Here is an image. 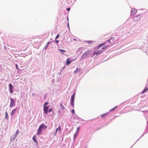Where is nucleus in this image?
Instances as JSON below:
<instances>
[{
	"instance_id": "14",
	"label": "nucleus",
	"mask_w": 148,
	"mask_h": 148,
	"mask_svg": "<svg viewBox=\"0 0 148 148\" xmlns=\"http://www.w3.org/2000/svg\"><path fill=\"white\" fill-rule=\"evenodd\" d=\"M69 58H68L66 60V65H68L69 64H70L71 62H72L73 61V60H72L71 61H69Z\"/></svg>"
},
{
	"instance_id": "36",
	"label": "nucleus",
	"mask_w": 148,
	"mask_h": 148,
	"mask_svg": "<svg viewBox=\"0 0 148 148\" xmlns=\"http://www.w3.org/2000/svg\"><path fill=\"white\" fill-rule=\"evenodd\" d=\"M59 41L58 40H56V43H58L59 42Z\"/></svg>"
},
{
	"instance_id": "10",
	"label": "nucleus",
	"mask_w": 148,
	"mask_h": 148,
	"mask_svg": "<svg viewBox=\"0 0 148 148\" xmlns=\"http://www.w3.org/2000/svg\"><path fill=\"white\" fill-rule=\"evenodd\" d=\"M107 44V42H106L100 44L97 46V49H100L101 47L103 46V45H105V44Z\"/></svg>"
},
{
	"instance_id": "3",
	"label": "nucleus",
	"mask_w": 148,
	"mask_h": 148,
	"mask_svg": "<svg viewBox=\"0 0 148 148\" xmlns=\"http://www.w3.org/2000/svg\"><path fill=\"white\" fill-rule=\"evenodd\" d=\"M141 17L140 15H138L134 16L133 18V20L134 21H136L140 20Z\"/></svg>"
},
{
	"instance_id": "12",
	"label": "nucleus",
	"mask_w": 148,
	"mask_h": 148,
	"mask_svg": "<svg viewBox=\"0 0 148 148\" xmlns=\"http://www.w3.org/2000/svg\"><path fill=\"white\" fill-rule=\"evenodd\" d=\"M39 127L41 129L42 128H43L44 129H45L47 127V126L45 125V124L44 123H42L41 125Z\"/></svg>"
},
{
	"instance_id": "40",
	"label": "nucleus",
	"mask_w": 148,
	"mask_h": 148,
	"mask_svg": "<svg viewBox=\"0 0 148 148\" xmlns=\"http://www.w3.org/2000/svg\"><path fill=\"white\" fill-rule=\"evenodd\" d=\"M74 136H75V135Z\"/></svg>"
},
{
	"instance_id": "32",
	"label": "nucleus",
	"mask_w": 148,
	"mask_h": 148,
	"mask_svg": "<svg viewBox=\"0 0 148 148\" xmlns=\"http://www.w3.org/2000/svg\"><path fill=\"white\" fill-rule=\"evenodd\" d=\"M70 10V8H68L67 9V11H69Z\"/></svg>"
},
{
	"instance_id": "1",
	"label": "nucleus",
	"mask_w": 148,
	"mask_h": 148,
	"mask_svg": "<svg viewBox=\"0 0 148 148\" xmlns=\"http://www.w3.org/2000/svg\"><path fill=\"white\" fill-rule=\"evenodd\" d=\"M92 54V51L91 50L87 51L82 55L81 58V60H82L83 58L89 57Z\"/></svg>"
},
{
	"instance_id": "34",
	"label": "nucleus",
	"mask_w": 148,
	"mask_h": 148,
	"mask_svg": "<svg viewBox=\"0 0 148 148\" xmlns=\"http://www.w3.org/2000/svg\"><path fill=\"white\" fill-rule=\"evenodd\" d=\"M16 69H18V65H17V64H16Z\"/></svg>"
},
{
	"instance_id": "37",
	"label": "nucleus",
	"mask_w": 148,
	"mask_h": 148,
	"mask_svg": "<svg viewBox=\"0 0 148 148\" xmlns=\"http://www.w3.org/2000/svg\"><path fill=\"white\" fill-rule=\"evenodd\" d=\"M57 131H57V130H56V132H55V135L56 134Z\"/></svg>"
},
{
	"instance_id": "6",
	"label": "nucleus",
	"mask_w": 148,
	"mask_h": 148,
	"mask_svg": "<svg viewBox=\"0 0 148 148\" xmlns=\"http://www.w3.org/2000/svg\"><path fill=\"white\" fill-rule=\"evenodd\" d=\"M137 12V10L135 9H133L132 10L131 14L132 15L136 14Z\"/></svg>"
},
{
	"instance_id": "20",
	"label": "nucleus",
	"mask_w": 148,
	"mask_h": 148,
	"mask_svg": "<svg viewBox=\"0 0 148 148\" xmlns=\"http://www.w3.org/2000/svg\"><path fill=\"white\" fill-rule=\"evenodd\" d=\"M108 113L107 112L101 115V117L103 118L105 116H107L108 114Z\"/></svg>"
},
{
	"instance_id": "38",
	"label": "nucleus",
	"mask_w": 148,
	"mask_h": 148,
	"mask_svg": "<svg viewBox=\"0 0 148 148\" xmlns=\"http://www.w3.org/2000/svg\"><path fill=\"white\" fill-rule=\"evenodd\" d=\"M112 45V44H111V45L110 46H110H111Z\"/></svg>"
},
{
	"instance_id": "29",
	"label": "nucleus",
	"mask_w": 148,
	"mask_h": 148,
	"mask_svg": "<svg viewBox=\"0 0 148 148\" xmlns=\"http://www.w3.org/2000/svg\"><path fill=\"white\" fill-rule=\"evenodd\" d=\"M59 34H58L57 35V36H56V38H55V39H56L58 38L59 37Z\"/></svg>"
},
{
	"instance_id": "11",
	"label": "nucleus",
	"mask_w": 148,
	"mask_h": 148,
	"mask_svg": "<svg viewBox=\"0 0 148 148\" xmlns=\"http://www.w3.org/2000/svg\"><path fill=\"white\" fill-rule=\"evenodd\" d=\"M17 109V108H15L11 112L10 114L12 116H13L14 114L15 113Z\"/></svg>"
},
{
	"instance_id": "22",
	"label": "nucleus",
	"mask_w": 148,
	"mask_h": 148,
	"mask_svg": "<svg viewBox=\"0 0 148 148\" xmlns=\"http://www.w3.org/2000/svg\"><path fill=\"white\" fill-rule=\"evenodd\" d=\"M5 118L7 119H8V113L7 112H6L5 113Z\"/></svg>"
},
{
	"instance_id": "7",
	"label": "nucleus",
	"mask_w": 148,
	"mask_h": 148,
	"mask_svg": "<svg viewBox=\"0 0 148 148\" xmlns=\"http://www.w3.org/2000/svg\"><path fill=\"white\" fill-rule=\"evenodd\" d=\"M9 87L10 88V93H12L13 92V89L14 88L13 86H12L11 84H9Z\"/></svg>"
},
{
	"instance_id": "25",
	"label": "nucleus",
	"mask_w": 148,
	"mask_h": 148,
	"mask_svg": "<svg viewBox=\"0 0 148 148\" xmlns=\"http://www.w3.org/2000/svg\"><path fill=\"white\" fill-rule=\"evenodd\" d=\"M74 101H72L71 100V106H73H73H74Z\"/></svg>"
},
{
	"instance_id": "8",
	"label": "nucleus",
	"mask_w": 148,
	"mask_h": 148,
	"mask_svg": "<svg viewBox=\"0 0 148 148\" xmlns=\"http://www.w3.org/2000/svg\"><path fill=\"white\" fill-rule=\"evenodd\" d=\"M44 110L45 112V113L47 114L48 111L49 107L48 106H44Z\"/></svg>"
},
{
	"instance_id": "19",
	"label": "nucleus",
	"mask_w": 148,
	"mask_h": 148,
	"mask_svg": "<svg viewBox=\"0 0 148 148\" xmlns=\"http://www.w3.org/2000/svg\"><path fill=\"white\" fill-rule=\"evenodd\" d=\"M36 136L35 135H34L32 139L36 143H37V140H36Z\"/></svg>"
},
{
	"instance_id": "4",
	"label": "nucleus",
	"mask_w": 148,
	"mask_h": 148,
	"mask_svg": "<svg viewBox=\"0 0 148 148\" xmlns=\"http://www.w3.org/2000/svg\"><path fill=\"white\" fill-rule=\"evenodd\" d=\"M103 51H104V50L102 51L101 50H99L98 51H95L93 52V55L92 56V57H93L95 54H97V55L101 53Z\"/></svg>"
},
{
	"instance_id": "28",
	"label": "nucleus",
	"mask_w": 148,
	"mask_h": 148,
	"mask_svg": "<svg viewBox=\"0 0 148 148\" xmlns=\"http://www.w3.org/2000/svg\"><path fill=\"white\" fill-rule=\"evenodd\" d=\"M71 112L73 113V114L75 113V111L74 109H73L72 110H71Z\"/></svg>"
},
{
	"instance_id": "26",
	"label": "nucleus",
	"mask_w": 148,
	"mask_h": 148,
	"mask_svg": "<svg viewBox=\"0 0 148 148\" xmlns=\"http://www.w3.org/2000/svg\"><path fill=\"white\" fill-rule=\"evenodd\" d=\"M59 50L62 53H63V52H65L66 51L65 50H64L63 49H60ZM62 54H63V53H62Z\"/></svg>"
},
{
	"instance_id": "27",
	"label": "nucleus",
	"mask_w": 148,
	"mask_h": 148,
	"mask_svg": "<svg viewBox=\"0 0 148 148\" xmlns=\"http://www.w3.org/2000/svg\"><path fill=\"white\" fill-rule=\"evenodd\" d=\"M117 106H115V107H114V108H112V109H111L110 110V111H113L117 107Z\"/></svg>"
},
{
	"instance_id": "35",
	"label": "nucleus",
	"mask_w": 148,
	"mask_h": 148,
	"mask_svg": "<svg viewBox=\"0 0 148 148\" xmlns=\"http://www.w3.org/2000/svg\"><path fill=\"white\" fill-rule=\"evenodd\" d=\"M18 130L16 132V134H17L18 133Z\"/></svg>"
},
{
	"instance_id": "9",
	"label": "nucleus",
	"mask_w": 148,
	"mask_h": 148,
	"mask_svg": "<svg viewBox=\"0 0 148 148\" xmlns=\"http://www.w3.org/2000/svg\"><path fill=\"white\" fill-rule=\"evenodd\" d=\"M42 131V129H41L40 128V127H39L38 129L37 130V135H40L41 134V132Z\"/></svg>"
},
{
	"instance_id": "30",
	"label": "nucleus",
	"mask_w": 148,
	"mask_h": 148,
	"mask_svg": "<svg viewBox=\"0 0 148 148\" xmlns=\"http://www.w3.org/2000/svg\"><path fill=\"white\" fill-rule=\"evenodd\" d=\"M52 108H50L49 109V112H51V111H52Z\"/></svg>"
},
{
	"instance_id": "39",
	"label": "nucleus",
	"mask_w": 148,
	"mask_h": 148,
	"mask_svg": "<svg viewBox=\"0 0 148 148\" xmlns=\"http://www.w3.org/2000/svg\"><path fill=\"white\" fill-rule=\"evenodd\" d=\"M73 40H76V39H74Z\"/></svg>"
},
{
	"instance_id": "33",
	"label": "nucleus",
	"mask_w": 148,
	"mask_h": 148,
	"mask_svg": "<svg viewBox=\"0 0 148 148\" xmlns=\"http://www.w3.org/2000/svg\"><path fill=\"white\" fill-rule=\"evenodd\" d=\"M48 104V103L47 102H46L44 104V106Z\"/></svg>"
},
{
	"instance_id": "17",
	"label": "nucleus",
	"mask_w": 148,
	"mask_h": 148,
	"mask_svg": "<svg viewBox=\"0 0 148 148\" xmlns=\"http://www.w3.org/2000/svg\"><path fill=\"white\" fill-rule=\"evenodd\" d=\"M75 95V92L73 93V95H72L71 97V100L72 101H73V100L74 101V97Z\"/></svg>"
},
{
	"instance_id": "24",
	"label": "nucleus",
	"mask_w": 148,
	"mask_h": 148,
	"mask_svg": "<svg viewBox=\"0 0 148 148\" xmlns=\"http://www.w3.org/2000/svg\"><path fill=\"white\" fill-rule=\"evenodd\" d=\"M51 42H48L47 44V45L45 47H44V48L46 49L47 48V47L48 46V45H49V43Z\"/></svg>"
},
{
	"instance_id": "15",
	"label": "nucleus",
	"mask_w": 148,
	"mask_h": 148,
	"mask_svg": "<svg viewBox=\"0 0 148 148\" xmlns=\"http://www.w3.org/2000/svg\"><path fill=\"white\" fill-rule=\"evenodd\" d=\"M57 131H58L59 133H60L61 130V127L60 125H59L58 128H57L56 129Z\"/></svg>"
},
{
	"instance_id": "23",
	"label": "nucleus",
	"mask_w": 148,
	"mask_h": 148,
	"mask_svg": "<svg viewBox=\"0 0 148 148\" xmlns=\"http://www.w3.org/2000/svg\"><path fill=\"white\" fill-rule=\"evenodd\" d=\"M106 45H105V46L103 47L101 49V50L103 49H105L109 45L108 44H106Z\"/></svg>"
},
{
	"instance_id": "13",
	"label": "nucleus",
	"mask_w": 148,
	"mask_h": 148,
	"mask_svg": "<svg viewBox=\"0 0 148 148\" xmlns=\"http://www.w3.org/2000/svg\"><path fill=\"white\" fill-rule=\"evenodd\" d=\"M80 71V68H77L76 70H75L74 72V74H76L78 72H79Z\"/></svg>"
},
{
	"instance_id": "18",
	"label": "nucleus",
	"mask_w": 148,
	"mask_h": 148,
	"mask_svg": "<svg viewBox=\"0 0 148 148\" xmlns=\"http://www.w3.org/2000/svg\"><path fill=\"white\" fill-rule=\"evenodd\" d=\"M148 90V87L146 86L144 89L143 92H142V94H143L144 92H145L146 91Z\"/></svg>"
},
{
	"instance_id": "5",
	"label": "nucleus",
	"mask_w": 148,
	"mask_h": 148,
	"mask_svg": "<svg viewBox=\"0 0 148 148\" xmlns=\"http://www.w3.org/2000/svg\"><path fill=\"white\" fill-rule=\"evenodd\" d=\"M114 39V37H111L110 38L109 40H107L106 42H107V43H109L112 44L113 43Z\"/></svg>"
},
{
	"instance_id": "2",
	"label": "nucleus",
	"mask_w": 148,
	"mask_h": 148,
	"mask_svg": "<svg viewBox=\"0 0 148 148\" xmlns=\"http://www.w3.org/2000/svg\"><path fill=\"white\" fill-rule=\"evenodd\" d=\"M10 107L12 108L15 106V103L14 101V100L13 99H12L11 98H10Z\"/></svg>"
},
{
	"instance_id": "16",
	"label": "nucleus",
	"mask_w": 148,
	"mask_h": 148,
	"mask_svg": "<svg viewBox=\"0 0 148 148\" xmlns=\"http://www.w3.org/2000/svg\"><path fill=\"white\" fill-rule=\"evenodd\" d=\"M60 108L62 109V111L65 109L64 107L62 105V103H61L60 104Z\"/></svg>"
},
{
	"instance_id": "31",
	"label": "nucleus",
	"mask_w": 148,
	"mask_h": 148,
	"mask_svg": "<svg viewBox=\"0 0 148 148\" xmlns=\"http://www.w3.org/2000/svg\"><path fill=\"white\" fill-rule=\"evenodd\" d=\"M79 129V127H78L77 128V132H78Z\"/></svg>"
},
{
	"instance_id": "21",
	"label": "nucleus",
	"mask_w": 148,
	"mask_h": 148,
	"mask_svg": "<svg viewBox=\"0 0 148 148\" xmlns=\"http://www.w3.org/2000/svg\"><path fill=\"white\" fill-rule=\"evenodd\" d=\"M85 42L88 43L89 44H92L93 42V41H85Z\"/></svg>"
}]
</instances>
